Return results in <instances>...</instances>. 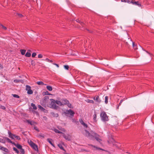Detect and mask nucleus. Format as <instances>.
Here are the masks:
<instances>
[{
  "instance_id": "nucleus-27",
  "label": "nucleus",
  "mask_w": 154,
  "mask_h": 154,
  "mask_svg": "<svg viewBox=\"0 0 154 154\" xmlns=\"http://www.w3.org/2000/svg\"><path fill=\"white\" fill-rule=\"evenodd\" d=\"M133 47L134 50H136L137 49V45H135L134 42H133Z\"/></svg>"
},
{
  "instance_id": "nucleus-61",
  "label": "nucleus",
  "mask_w": 154,
  "mask_h": 154,
  "mask_svg": "<svg viewBox=\"0 0 154 154\" xmlns=\"http://www.w3.org/2000/svg\"><path fill=\"white\" fill-rule=\"evenodd\" d=\"M4 154H7L6 153H4Z\"/></svg>"
},
{
  "instance_id": "nucleus-54",
  "label": "nucleus",
  "mask_w": 154,
  "mask_h": 154,
  "mask_svg": "<svg viewBox=\"0 0 154 154\" xmlns=\"http://www.w3.org/2000/svg\"><path fill=\"white\" fill-rule=\"evenodd\" d=\"M34 129L36 130L37 131H39V130H38V129L37 128V127H34Z\"/></svg>"
},
{
  "instance_id": "nucleus-60",
  "label": "nucleus",
  "mask_w": 154,
  "mask_h": 154,
  "mask_svg": "<svg viewBox=\"0 0 154 154\" xmlns=\"http://www.w3.org/2000/svg\"><path fill=\"white\" fill-rule=\"evenodd\" d=\"M1 120L0 119V122H1Z\"/></svg>"
},
{
  "instance_id": "nucleus-25",
  "label": "nucleus",
  "mask_w": 154,
  "mask_h": 154,
  "mask_svg": "<svg viewBox=\"0 0 154 154\" xmlns=\"http://www.w3.org/2000/svg\"><path fill=\"white\" fill-rule=\"evenodd\" d=\"M44 60L46 61L47 62H49L52 63H53V61L52 60H50L48 58H46Z\"/></svg>"
},
{
  "instance_id": "nucleus-4",
  "label": "nucleus",
  "mask_w": 154,
  "mask_h": 154,
  "mask_svg": "<svg viewBox=\"0 0 154 154\" xmlns=\"http://www.w3.org/2000/svg\"><path fill=\"white\" fill-rule=\"evenodd\" d=\"M8 134L9 135V137L12 139H14V138H15L18 140H20V138L19 136L16 135L14 134L11 133L10 131H8Z\"/></svg>"
},
{
  "instance_id": "nucleus-38",
  "label": "nucleus",
  "mask_w": 154,
  "mask_h": 154,
  "mask_svg": "<svg viewBox=\"0 0 154 154\" xmlns=\"http://www.w3.org/2000/svg\"><path fill=\"white\" fill-rule=\"evenodd\" d=\"M76 22H77L79 23H80V24L82 25V26H83V24H84V23L82 22H80L79 20H77Z\"/></svg>"
},
{
  "instance_id": "nucleus-51",
  "label": "nucleus",
  "mask_w": 154,
  "mask_h": 154,
  "mask_svg": "<svg viewBox=\"0 0 154 154\" xmlns=\"http://www.w3.org/2000/svg\"><path fill=\"white\" fill-rule=\"evenodd\" d=\"M52 106L54 108V109L57 108L55 104H54L53 105H52Z\"/></svg>"
},
{
  "instance_id": "nucleus-55",
  "label": "nucleus",
  "mask_w": 154,
  "mask_h": 154,
  "mask_svg": "<svg viewBox=\"0 0 154 154\" xmlns=\"http://www.w3.org/2000/svg\"><path fill=\"white\" fill-rule=\"evenodd\" d=\"M11 143L13 144L16 146V145H17V144H16L14 142H13L12 141V143Z\"/></svg>"
},
{
  "instance_id": "nucleus-50",
  "label": "nucleus",
  "mask_w": 154,
  "mask_h": 154,
  "mask_svg": "<svg viewBox=\"0 0 154 154\" xmlns=\"http://www.w3.org/2000/svg\"><path fill=\"white\" fill-rule=\"evenodd\" d=\"M14 82L15 83H18L19 82V80L17 79H15L14 80Z\"/></svg>"
},
{
  "instance_id": "nucleus-42",
  "label": "nucleus",
  "mask_w": 154,
  "mask_h": 154,
  "mask_svg": "<svg viewBox=\"0 0 154 154\" xmlns=\"http://www.w3.org/2000/svg\"><path fill=\"white\" fill-rule=\"evenodd\" d=\"M123 100H124L123 99L121 100H120V102L119 104V105L118 106V109L119 106L122 103V102L123 101Z\"/></svg>"
},
{
  "instance_id": "nucleus-26",
  "label": "nucleus",
  "mask_w": 154,
  "mask_h": 154,
  "mask_svg": "<svg viewBox=\"0 0 154 154\" xmlns=\"http://www.w3.org/2000/svg\"><path fill=\"white\" fill-rule=\"evenodd\" d=\"M134 5H137L139 7H140L141 6V4L139 3L138 2H136L134 3Z\"/></svg>"
},
{
  "instance_id": "nucleus-58",
  "label": "nucleus",
  "mask_w": 154,
  "mask_h": 154,
  "mask_svg": "<svg viewBox=\"0 0 154 154\" xmlns=\"http://www.w3.org/2000/svg\"><path fill=\"white\" fill-rule=\"evenodd\" d=\"M48 94V95H50V94Z\"/></svg>"
},
{
  "instance_id": "nucleus-43",
  "label": "nucleus",
  "mask_w": 154,
  "mask_h": 154,
  "mask_svg": "<svg viewBox=\"0 0 154 154\" xmlns=\"http://www.w3.org/2000/svg\"><path fill=\"white\" fill-rule=\"evenodd\" d=\"M38 137H42L43 138H44V135L42 134H39L38 135Z\"/></svg>"
},
{
  "instance_id": "nucleus-5",
  "label": "nucleus",
  "mask_w": 154,
  "mask_h": 154,
  "mask_svg": "<svg viewBox=\"0 0 154 154\" xmlns=\"http://www.w3.org/2000/svg\"><path fill=\"white\" fill-rule=\"evenodd\" d=\"M62 103V106L67 105V106L70 108H72V105L69 103V101L66 99H63L61 100Z\"/></svg>"
},
{
  "instance_id": "nucleus-3",
  "label": "nucleus",
  "mask_w": 154,
  "mask_h": 154,
  "mask_svg": "<svg viewBox=\"0 0 154 154\" xmlns=\"http://www.w3.org/2000/svg\"><path fill=\"white\" fill-rule=\"evenodd\" d=\"M100 116L101 119L103 121H108L109 120L108 117L105 112L103 111L100 113Z\"/></svg>"
},
{
  "instance_id": "nucleus-12",
  "label": "nucleus",
  "mask_w": 154,
  "mask_h": 154,
  "mask_svg": "<svg viewBox=\"0 0 154 154\" xmlns=\"http://www.w3.org/2000/svg\"><path fill=\"white\" fill-rule=\"evenodd\" d=\"M30 51V50H28L27 52L26 53L25 55L26 57H29L31 56V54L29 52Z\"/></svg>"
},
{
  "instance_id": "nucleus-49",
  "label": "nucleus",
  "mask_w": 154,
  "mask_h": 154,
  "mask_svg": "<svg viewBox=\"0 0 154 154\" xmlns=\"http://www.w3.org/2000/svg\"><path fill=\"white\" fill-rule=\"evenodd\" d=\"M38 58H42V57L43 56L41 54H39L38 55Z\"/></svg>"
},
{
  "instance_id": "nucleus-32",
  "label": "nucleus",
  "mask_w": 154,
  "mask_h": 154,
  "mask_svg": "<svg viewBox=\"0 0 154 154\" xmlns=\"http://www.w3.org/2000/svg\"><path fill=\"white\" fill-rule=\"evenodd\" d=\"M0 26L1 28H2L4 30H6L7 29V28L2 25H1Z\"/></svg>"
},
{
  "instance_id": "nucleus-19",
  "label": "nucleus",
  "mask_w": 154,
  "mask_h": 154,
  "mask_svg": "<svg viewBox=\"0 0 154 154\" xmlns=\"http://www.w3.org/2000/svg\"><path fill=\"white\" fill-rule=\"evenodd\" d=\"M46 88L49 91H51L52 90V88L50 86H46Z\"/></svg>"
},
{
  "instance_id": "nucleus-22",
  "label": "nucleus",
  "mask_w": 154,
  "mask_h": 154,
  "mask_svg": "<svg viewBox=\"0 0 154 154\" xmlns=\"http://www.w3.org/2000/svg\"><path fill=\"white\" fill-rule=\"evenodd\" d=\"M16 147H17L18 149H20L22 148V146L19 144H17V145H16Z\"/></svg>"
},
{
  "instance_id": "nucleus-1",
  "label": "nucleus",
  "mask_w": 154,
  "mask_h": 154,
  "mask_svg": "<svg viewBox=\"0 0 154 154\" xmlns=\"http://www.w3.org/2000/svg\"><path fill=\"white\" fill-rule=\"evenodd\" d=\"M83 134L85 136L88 137L90 139H93L95 138L96 140L100 143L102 141L100 138V136L93 131H91L89 132L87 130H85L83 132Z\"/></svg>"
},
{
  "instance_id": "nucleus-15",
  "label": "nucleus",
  "mask_w": 154,
  "mask_h": 154,
  "mask_svg": "<svg viewBox=\"0 0 154 154\" xmlns=\"http://www.w3.org/2000/svg\"><path fill=\"white\" fill-rule=\"evenodd\" d=\"M37 84L39 85H47L46 84H45L42 81H39V82H37Z\"/></svg>"
},
{
  "instance_id": "nucleus-14",
  "label": "nucleus",
  "mask_w": 154,
  "mask_h": 154,
  "mask_svg": "<svg viewBox=\"0 0 154 154\" xmlns=\"http://www.w3.org/2000/svg\"><path fill=\"white\" fill-rule=\"evenodd\" d=\"M63 137L66 140H70V138L68 135H66V134H64L63 135Z\"/></svg>"
},
{
  "instance_id": "nucleus-2",
  "label": "nucleus",
  "mask_w": 154,
  "mask_h": 154,
  "mask_svg": "<svg viewBox=\"0 0 154 154\" xmlns=\"http://www.w3.org/2000/svg\"><path fill=\"white\" fill-rule=\"evenodd\" d=\"M65 115L69 116L70 118H72L75 114L74 112L71 109L67 110L64 112Z\"/></svg>"
},
{
  "instance_id": "nucleus-48",
  "label": "nucleus",
  "mask_w": 154,
  "mask_h": 154,
  "mask_svg": "<svg viewBox=\"0 0 154 154\" xmlns=\"http://www.w3.org/2000/svg\"><path fill=\"white\" fill-rule=\"evenodd\" d=\"M88 102L89 103H94V101L92 100H89V101H88Z\"/></svg>"
},
{
  "instance_id": "nucleus-62",
  "label": "nucleus",
  "mask_w": 154,
  "mask_h": 154,
  "mask_svg": "<svg viewBox=\"0 0 154 154\" xmlns=\"http://www.w3.org/2000/svg\"><path fill=\"white\" fill-rule=\"evenodd\" d=\"M124 1L125 2H126V1H125V0H124Z\"/></svg>"
},
{
  "instance_id": "nucleus-10",
  "label": "nucleus",
  "mask_w": 154,
  "mask_h": 154,
  "mask_svg": "<svg viewBox=\"0 0 154 154\" xmlns=\"http://www.w3.org/2000/svg\"><path fill=\"white\" fill-rule=\"evenodd\" d=\"M35 150H36L38 149L37 146L34 143H32V145L31 146Z\"/></svg>"
},
{
  "instance_id": "nucleus-56",
  "label": "nucleus",
  "mask_w": 154,
  "mask_h": 154,
  "mask_svg": "<svg viewBox=\"0 0 154 154\" xmlns=\"http://www.w3.org/2000/svg\"><path fill=\"white\" fill-rule=\"evenodd\" d=\"M61 130L63 131H64L65 132V131H66V130L64 128H63L61 129Z\"/></svg>"
},
{
  "instance_id": "nucleus-40",
  "label": "nucleus",
  "mask_w": 154,
  "mask_h": 154,
  "mask_svg": "<svg viewBox=\"0 0 154 154\" xmlns=\"http://www.w3.org/2000/svg\"><path fill=\"white\" fill-rule=\"evenodd\" d=\"M64 67L66 70H68L69 69V66L68 65H64Z\"/></svg>"
},
{
  "instance_id": "nucleus-9",
  "label": "nucleus",
  "mask_w": 154,
  "mask_h": 154,
  "mask_svg": "<svg viewBox=\"0 0 154 154\" xmlns=\"http://www.w3.org/2000/svg\"><path fill=\"white\" fill-rule=\"evenodd\" d=\"M0 149L6 152H9V150L7 148L1 146H0Z\"/></svg>"
},
{
  "instance_id": "nucleus-8",
  "label": "nucleus",
  "mask_w": 154,
  "mask_h": 154,
  "mask_svg": "<svg viewBox=\"0 0 154 154\" xmlns=\"http://www.w3.org/2000/svg\"><path fill=\"white\" fill-rule=\"evenodd\" d=\"M51 100H53L54 101V102L55 103L57 104L60 106H62V102L61 101L59 100H55L53 99H51Z\"/></svg>"
},
{
  "instance_id": "nucleus-45",
  "label": "nucleus",
  "mask_w": 154,
  "mask_h": 154,
  "mask_svg": "<svg viewBox=\"0 0 154 154\" xmlns=\"http://www.w3.org/2000/svg\"><path fill=\"white\" fill-rule=\"evenodd\" d=\"M28 143L30 146H32V143H34L31 140H30L29 141Z\"/></svg>"
},
{
  "instance_id": "nucleus-20",
  "label": "nucleus",
  "mask_w": 154,
  "mask_h": 154,
  "mask_svg": "<svg viewBox=\"0 0 154 154\" xmlns=\"http://www.w3.org/2000/svg\"><path fill=\"white\" fill-rule=\"evenodd\" d=\"M31 106L33 107V109H34L36 110L37 109V107L34 104L32 103L31 104Z\"/></svg>"
},
{
  "instance_id": "nucleus-39",
  "label": "nucleus",
  "mask_w": 154,
  "mask_h": 154,
  "mask_svg": "<svg viewBox=\"0 0 154 154\" xmlns=\"http://www.w3.org/2000/svg\"><path fill=\"white\" fill-rule=\"evenodd\" d=\"M36 55V54L35 52H34L32 54V57H35Z\"/></svg>"
},
{
  "instance_id": "nucleus-34",
  "label": "nucleus",
  "mask_w": 154,
  "mask_h": 154,
  "mask_svg": "<svg viewBox=\"0 0 154 154\" xmlns=\"http://www.w3.org/2000/svg\"><path fill=\"white\" fill-rule=\"evenodd\" d=\"M20 152L22 154H25V150L23 148L20 149Z\"/></svg>"
},
{
  "instance_id": "nucleus-16",
  "label": "nucleus",
  "mask_w": 154,
  "mask_h": 154,
  "mask_svg": "<svg viewBox=\"0 0 154 154\" xmlns=\"http://www.w3.org/2000/svg\"><path fill=\"white\" fill-rule=\"evenodd\" d=\"M52 139H51L50 138H48L47 139V141H48L53 147H54V144L52 143L51 141Z\"/></svg>"
},
{
  "instance_id": "nucleus-41",
  "label": "nucleus",
  "mask_w": 154,
  "mask_h": 154,
  "mask_svg": "<svg viewBox=\"0 0 154 154\" xmlns=\"http://www.w3.org/2000/svg\"><path fill=\"white\" fill-rule=\"evenodd\" d=\"M83 125L84 127H85V128H87L88 127V126L87 125L85 124V122H84L82 124Z\"/></svg>"
},
{
  "instance_id": "nucleus-33",
  "label": "nucleus",
  "mask_w": 154,
  "mask_h": 154,
  "mask_svg": "<svg viewBox=\"0 0 154 154\" xmlns=\"http://www.w3.org/2000/svg\"><path fill=\"white\" fill-rule=\"evenodd\" d=\"M54 131L56 133H59V134L62 133V132L60 131L59 130H57V129H55L54 130Z\"/></svg>"
},
{
  "instance_id": "nucleus-11",
  "label": "nucleus",
  "mask_w": 154,
  "mask_h": 154,
  "mask_svg": "<svg viewBox=\"0 0 154 154\" xmlns=\"http://www.w3.org/2000/svg\"><path fill=\"white\" fill-rule=\"evenodd\" d=\"M111 142H112V143L113 145L117 147H118V144L116 143L115 142V141L113 139H112Z\"/></svg>"
},
{
  "instance_id": "nucleus-21",
  "label": "nucleus",
  "mask_w": 154,
  "mask_h": 154,
  "mask_svg": "<svg viewBox=\"0 0 154 154\" xmlns=\"http://www.w3.org/2000/svg\"><path fill=\"white\" fill-rule=\"evenodd\" d=\"M33 92L32 90L30 89V90H29L27 91V93L28 94H33Z\"/></svg>"
},
{
  "instance_id": "nucleus-44",
  "label": "nucleus",
  "mask_w": 154,
  "mask_h": 154,
  "mask_svg": "<svg viewBox=\"0 0 154 154\" xmlns=\"http://www.w3.org/2000/svg\"><path fill=\"white\" fill-rule=\"evenodd\" d=\"M31 64L33 66L35 65V62L34 60H32L31 61Z\"/></svg>"
},
{
  "instance_id": "nucleus-13",
  "label": "nucleus",
  "mask_w": 154,
  "mask_h": 154,
  "mask_svg": "<svg viewBox=\"0 0 154 154\" xmlns=\"http://www.w3.org/2000/svg\"><path fill=\"white\" fill-rule=\"evenodd\" d=\"M58 146L60 148L63 150L65 152H66V151L65 149H64L63 147V146L61 144H59L58 145Z\"/></svg>"
},
{
  "instance_id": "nucleus-59",
  "label": "nucleus",
  "mask_w": 154,
  "mask_h": 154,
  "mask_svg": "<svg viewBox=\"0 0 154 154\" xmlns=\"http://www.w3.org/2000/svg\"><path fill=\"white\" fill-rule=\"evenodd\" d=\"M122 2H123V0H122Z\"/></svg>"
},
{
  "instance_id": "nucleus-36",
  "label": "nucleus",
  "mask_w": 154,
  "mask_h": 154,
  "mask_svg": "<svg viewBox=\"0 0 154 154\" xmlns=\"http://www.w3.org/2000/svg\"><path fill=\"white\" fill-rule=\"evenodd\" d=\"M6 140H7V141H8V142L10 143H12V141H11L9 138H6Z\"/></svg>"
},
{
  "instance_id": "nucleus-28",
  "label": "nucleus",
  "mask_w": 154,
  "mask_h": 154,
  "mask_svg": "<svg viewBox=\"0 0 154 154\" xmlns=\"http://www.w3.org/2000/svg\"><path fill=\"white\" fill-rule=\"evenodd\" d=\"M26 90L27 91H28L29 90H30V89H31V87L29 85H26Z\"/></svg>"
},
{
  "instance_id": "nucleus-7",
  "label": "nucleus",
  "mask_w": 154,
  "mask_h": 154,
  "mask_svg": "<svg viewBox=\"0 0 154 154\" xmlns=\"http://www.w3.org/2000/svg\"><path fill=\"white\" fill-rule=\"evenodd\" d=\"M38 107L39 109L42 111L43 112L45 113H47L48 112V111L44 108L43 107L41 106L40 105H38Z\"/></svg>"
},
{
  "instance_id": "nucleus-23",
  "label": "nucleus",
  "mask_w": 154,
  "mask_h": 154,
  "mask_svg": "<svg viewBox=\"0 0 154 154\" xmlns=\"http://www.w3.org/2000/svg\"><path fill=\"white\" fill-rule=\"evenodd\" d=\"M89 145L94 147V148H95L96 149H99L100 150H103V149H102L100 148H98L97 147H96L95 146H94L92 145L89 144Z\"/></svg>"
},
{
  "instance_id": "nucleus-24",
  "label": "nucleus",
  "mask_w": 154,
  "mask_h": 154,
  "mask_svg": "<svg viewBox=\"0 0 154 154\" xmlns=\"http://www.w3.org/2000/svg\"><path fill=\"white\" fill-rule=\"evenodd\" d=\"M26 50H20V52L21 53V54L22 55H24L26 53Z\"/></svg>"
},
{
  "instance_id": "nucleus-18",
  "label": "nucleus",
  "mask_w": 154,
  "mask_h": 154,
  "mask_svg": "<svg viewBox=\"0 0 154 154\" xmlns=\"http://www.w3.org/2000/svg\"><path fill=\"white\" fill-rule=\"evenodd\" d=\"M27 122L29 124L31 125H32L35 124V122L33 121H30L29 120H27Z\"/></svg>"
},
{
  "instance_id": "nucleus-6",
  "label": "nucleus",
  "mask_w": 154,
  "mask_h": 154,
  "mask_svg": "<svg viewBox=\"0 0 154 154\" xmlns=\"http://www.w3.org/2000/svg\"><path fill=\"white\" fill-rule=\"evenodd\" d=\"M93 99L95 100L98 103H100L101 102V100L100 99L99 96H95L94 97Z\"/></svg>"
},
{
  "instance_id": "nucleus-53",
  "label": "nucleus",
  "mask_w": 154,
  "mask_h": 154,
  "mask_svg": "<svg viewBox=\"0 0 154 154\" xmlns=\"http://www.w3.org/2000/svg\"><path fill=\"white\" fill-rule=\"evenodd\" d=\"M53 64L56 65L58 68L59 67V66L58 64L55 63H53Z\"/></svg>"
},
{
  "instance_id": "nucleus-47",
  "label": "nucleus",
  "mask_w": 154,
  "mask_h": 154,
  "mask_svg": "<svg viewBox=\"0 0 154 154\" xmlns=\"http://www.w3.org/2000/svg\"><path fill=\"white\" fill-rule=\"evenodd\" d=\"M79 121L82 125V124L84 122L83 120L82 119H80L79 120Z\"/></svg>"
},
{
  "instance_id": "nucleus-35",
  "label": "nucleus",
  "mask_w": 154,
  "mask_h": 154,
  "mask_svg": "<svg viewBox=\"0 0 154 154\" xmlns=\"http://www.w3.org/2000/svg\"><path fill=\"white\" fill-rule=\"evenodd\" d=\"M0 108L3 110H5L6 109V108L4 106L1 105H0Z\"/></svg>"
},
{
  "instance_id": "nucleus-52",
  "label": "nucleus",
  "mask_w": 154,
  "mask_h": 154,
  "mask_svg": "<svg viewBox=\"0 0 154 154\" xmlns=\"http://www.w3.org/2000/svg\"><path fill=\"white\" fill-rule=\"evenodd\" d=\"M135 2H136L134 0H132L131 2L134 5V3Z\"/></svg>"
},
{
  "instance_id": "nucleus-30",
  "label": "nucleus",
  "mask_w": 154,
  "mask_h": 154,
  "mask_svg": "<svg viewBox=\"0 0 154 154\" xmlns=\"http://www.w3.org/2000/svg\"><path fill=\"white\" fill-rule=\"evenodd\" d=\"M108 97L107 96H106L105 97V102L106 104H107L108 103Z\"/></svg>"
},
{
  "instance_id": "nucleus-46",
  "label": "nucleus",
  "mask_w": 154,
  "mask_h": 154,
  "mask_svg": "<svg viewBox=\"0 0 154 154\" xmlns=\"http://www.w3.org/2000/svg\"><path fill=\"white\" fill-rule=\"evenodd\" d=\"M17 15L20 17H22L23 16L21 14L17 13Z\"/></svg>"
},
{
  "instance_id": "nucleus-57",
  "label": "nucleus",
  "mask_w": 154,
  "mask_h": 154,
  "mask_svg": "<svg viewBox=\"0 0 154 154\" xmlns=\"http://www.w3.org/2000/svg\"><path fill=\"white\" fill-rule=\"evenodd\" d=\"M44 118H46V117H44Z\"/></svg>"
},
{
  "instance_id": "nucleus-17",
  "label": "nucleus",
  "mask_w": 154,
  "mask_h": 154,
  "mask_svg": "<svg viewBox=\"0 0 154 154\" xmlns=\"http://www.w3.org/2000/svg\"><path fill=\"white\" fill-rule=\"evenodd\" d=\"M93 120L95 122H96V117H97V114L96 112H94V114L93 116Z\"/></svg>"
},
{
  "instance_id": "nucleus-37",
  "label": "nucleus",
  "mask_w": 154,
  "mask_h": 154,
  "mask_svg": "<svg viewBox=\"0 0 154 154\" xmlns=\"http://www.w3.org/2000/svg\"><path fill=\"white\" fill-rule=\"evenodd\" d=\"M13 96L14 97L17 98H19L20 97L17 94H13Z\"/></svg>"
},
{
  "instance_id": "nucleus-31",
  "label": "nucleus",
  "mask_w": 154,
  "mask_h": 154,
  "mask_svg": "<svg viewBox=\"0 0 154 154\" xmlns=\"http://www.w3.org/2000/svg\"><path fill=\"white\" fill-rule=\"evenodd\" d=\"M52 115L54 117H57L58 116V114L57 113H54V112L51 113Z\"/></svg>"
},
{
  "instance_id": "nucleus-29",
  "label": "nucleus",
  "mask_w": 154,
  "mask_h": 154,
  "mask_svg": "<svg viewBox=\"0 0 154 154\" xmlns=\"http://www.w3.org/2000/svg\"><path fill=\"white\" fill-rule=\"evenodd\" d=\"M13 150L15 151V152L17 154H18L19 152V151L18 150V149L14 147L13 148Z\"/></svg>"
}]
</instances>
